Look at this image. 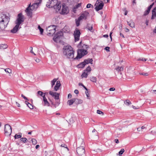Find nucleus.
I'll use <instances>...</instances> for the list:
<instances>
[{
  "mask_svg": "<svg viewBox=\"0 0 156 156\" xmlns=\"http://www.w3.org/2000/svg\"><path fill=\"white\" fill-rule=\"evenodd\" d=\"M151 133L153 135L156 134V131H152Z\"/></svg>",
  "mask_w": 156,
  "mask_h": 156,
  "instance_id": "obj_60",
  "label": "nucleus"
},
{
  "mask_svg": "<svg viewBox=\"0 0 156 156\" xmlns=\"http://www.w3.org/2000/svg\"><path fill=\"white\" fill-rule=\"evenodd\" d=\"M128 24L132 28H134L135 27V23H134L132 21H130L129 22H127Z\"/></svg>",
  "mask_w": 156,
  "mask_h": 156,
  "instance_id": "obj_18",
  "label": "nucleus"
},
{
  "mask_svg": "<svg viewBox=\"0 0 156 156\" xmlns=\"http://www.w3.org/2000/svg\"><path fill=\"white\" fill-rule=\"evenodd\" d=\"M88 75V73L87 72H86L84 71V72L82 74L81 76L82 78L84 77L85 78H87Z\"/></svg>",
  "mask_w": 156,
  "mask_h": 156,
  "instance_id": "obj_26",
  "label": "nucleus"
},
{
  "mask_svg": "<svg viewBox=\"0 0 156 156\" xmlns=\"http://www.w3.org/2000/svg\"><path fill=\"white\" fill-rule=\"evenodd\" d=\"M89 13L88 12L85 11L81 14L80 16L79 17V19L81 20L83 19L86 20L89 16Z\"/></svg>",
  "mask_w": 156,
  "mask_h": 156,
  "instance_id": "obj_12",
  "label": "nucleus"
},
{
  "mask_svg": "<svg viewBox=\"0 0 156 156\" xmlns=\"http://www.w3.org/2000/svg\"><path fill=\"white\" fill-rule=\"evenodd\" d=\"M89 61V62L92 64H93L92 62L93 61V60L92 58H89L88 59Z\"/></svg>",
  "mask_w": 156,
  "mask_h": 156,
  "instance_id": "obj_51",
  "label": "nucleus"
},
{
  "mask_svg": "<svg viewBox=\"0 0 156 156\" xmlns=\"http://www.w3.org/2000/svg\"><path fill=\"white\" fill-rule=\"evenodd\" d=\"M149 13V12H148V11H147V10H146L144 12V15L146 16Z\"/></svg>",
  "mask_w": 156,
  "mask_h": 156,
  "instance_id": "obj_54",
  "label": "nucleus"
},
{
  "mask_svg": "<svg viewBox=\"0 0 156 156\" xmlns=\"http://www.w3.org/2000/svg\"><path fill=\"white\" fill-rule=\"evenodd\" d=\"M68 8L65 3L62 4L61 13L62 14H67L68 12Z\"/></svg>",
  "mask_w": 156,
  "mask_h": 156,
  "instance_id": "obj_14",
  "label": "nucleus"
},
{
  "mask_svg": "<svg viewBox=\"0 0 156 156\" xmlns=\"http://www.w3.org/2000/svg\"><path fill=\"white\" fill-rule=\"evenodd\" d=\"M91 67H90V66H89L87 67V68L86 69H85L84 70V71L88 73V72H90V71H91Z\"/></svg>",
  "mask_w": 156,
  "mask_h": 156,
  "instance_id": "obj_30",
  "label": "nucleus"
},
{
  "mask_svg": "<svg viewBox=\"0 0 156 156\" xmlns=\"http://www.w3.org/2000/svg\"><path fill=\"white\" fill-rule=\"evenodd\" d=\"M124 150L123 148L121 149L120 151L119 152V155H122L123 153L124 152Z\"/></svg>",
  "mask_w": 156,
  "mask_h": 156,
  "instance_id": "obj_40",
  "label": "nucleus"
},
{
  "mask_svg": "<svg viewBox=\"0 0 156 156\" xmlns=\"http://www.w3.org/2000/svg\"><path fill=\"white\" fill-rule=\"evenodd\" d=\"M38 28L40 30L41 34H42L43 32V29L42 28H41L39 25L38 26Z\"/></svg>",
  "mask_w": 156,
  "mask_h": 156,
  "instance_id": "obj_37",
  "label": "nucleus"
},
{
  "mask_svg": "<svg viewBox=\"0 0 156 156\" xmlns=\"http://www.w3.org/2000/svg\"><path fill=\"white\" fill-rule=\"evenodd\" d=\"M47 31L48 34L53 35L56 32V27L55 25H51L47 28Z\"/></svg>",
  "mask_w": 156,
  "mask_h": 156,
  "instance_id": "obj_8",
  "label": "nucleus"
},
{
  "mask_svg": "<svg viewBox=\"0 0 156 156\" xmlns=\"http://www.w3.org/2000/svg\"><path fill=\"white\" fill-rule=\"evenodd\" d=\"M92 6V5L90 4H87L86 7L87 8H89L91 6Z\"/></svg>",
  "mask_w": 156,
  "mask_h": 156,
  "instance_id": "obj_52",
  "label": "nucleus"
},
{
  "mask_svg": "<svg viewBox=\"0 0 156 156\" xmlns=\"http://www.w3.org/2000/svg\"><path fill=\"white\" fill-rule=\"evenodd\" d=\"M115 90V88L114 87L111 88L109 89V90L111 91H113Z\"/></svg>",
  "mask_w": 156,
  "mask_h": 156,
  "instance_id": "obj_55",
  "label": "nucleus"
},
{
  "mask_svg": "<svg viewBox=\"0 0 156 156\" xmlns=\"http://www.w3.org/2000/svg\"><path fill=\"white\" fill-rule=\"evenodd\" d=\"M132 107L134 109H138L139 108V107H136L135 106H134L133 105H132Z\"/></svg>",
  "mask_w": 156,
  "mask_h": 156,
  "instance_id": "obj_58",
  "label": "nucleus"
},
{
  "mask_svg": "<svg viewBox=\"0 0 156 156\" xmlns=\"http://www.w3.org/2000/svg\"><path fill=\"white\" fill-rule=\"evenodd\" d=\"M90 80L91 81L93 82H96L97 79L96 77L92 76L90 77Z\"/></svg>",
  "mask_w": 156,
  "mask_h": 156,
  "instance_id": "obj_31",
  "label": "nucleus"
},
{
  "mask_svg": "<svg viewBox=\"0 0 156 156\" xmlns=\"http://www.w3.org/2000/svg\"><path fill=\"white\" fill-rule=\"evenodd\" d=\"M85 93L86 94V95H87V98L89 99V95L88 90L86 91L85 92Z\"/></svg>",
  "mask_w": 156,
  "mask_h": 156,
  "instance_id": "obj_48",
  "label": "nucleus"
},
{
  "mask_svg": "<svg viewBox=\"0 0 156 156\" xmlns=\"http://www.w3.org/2000/svg\"><path fill=\"white\" fill-rule=\"evenodd\" d=\"M43 101L44 103V105H47L48 106H49V103L48 102V101L46 98L45 97L44 95L43 98Z\"/></svg>",
  "mask_w": 156,
  "mask_h": 156,
  "instance_id": "obj_19",
  "label": "nucleus"
},
{
  "mask_svg": "<svg viewBox=\"0 0 156 156\" xmlns=\"http://www.w3.org/2000/svg\"><path fill=\"white\" fill-rule=\"evenodd\" d=\"M61 85L60 82L59 81H58L56 82V85L54 87V90L55 91H57L59 89V87Z\"/></svg>",
  "mask_w": 156,
  "mask_h": 156,
  "instance_id": "obj_16",
  "label": "nucleus"
},
{
  "mask_svg": "<svg viewBox=\"0 0 156 156\" xmlns=\"http://www.w3.org/2000/svg\"><path fill=\"white\" fill-rule=\"evenodd\" d=\"M25 103L30 109H33V106L31 104L29 103L27 101H26Z\"/></svg>",
  "mask_w": 156,
  "mask_h": 156,
  "instance_id": "obj_21",
  "label": "nucleus"
},
{
  "mask_svg": "<svg viewBox=\"0 0 156 156\" xmlns=\"http://www.w3.org/2000/svg\"><path fill=\"white\" fill-rule=\"evenodd\" d=\"M59 104L60 103L59 102L57 101L55 102V104L53 105H54L55 108H56V106H58Z\"/></svg>",
  "mask_w": 156,
  "mask_h": 156,
  "instance_id": "obj_46",
  "label": "nucleus"
},
{
  "mask_svg": "<svg viewBox=\"0 0 156 156\" xmlns=\"http://www.w3.org/2000/svg\"><path fill=\"white\" fill-rule=\"evenodd\" d=\"M81 5V3H78L77 5H76L74 7L76 9H78L79 7H80Z\"/></svg>",
  "mask_w": 156,
  "mask_h": 156,
  "instance_id": "obj_43",
  "label": "nucleus"
},
{
  "mask_svg": "<svg viewBox=\"0 0 156 156\" xmlns=\"http://www.w3.org/2000/svg\"><path fill=\"white\" fill-rule=\"evenodd\" d=\"M76 101V98H73L67 101V103L69 105H72Z\"/></svg>",
  "mask_w": 156,
  "mask_h": 156,
  "instance_id": "obj_17",
  "label": "nucleus"
},
{
  "mask_svg": "<svg viewBox=\"0 0 156 156\" xmlns=\"http://www.w3.org/2000/svg\"><path fill=\"white\" fill-rule=\"evenodd\" d=\"M82 44L81 42H80L78 44V47L79 48L82 47V48L78 50L77 55L76 58H74V59H80L83 56L87 54V49L89 48V46L84 44L82 46Z\"/></svg>",
  "mask_w": 156,
  "mask_h": 156,
  "instance_id": "obj_1",
  "label": "nucleus"
},
{
  "mask_svg": "<svg viewBox=\"0 0 156 156\" xmlns=\"http://www.w3.org/2000/svg\"><path fill=\"white\" fill-rule=\"evenodd\" d=\"M77 142L78 144H79L80 143L81 145L84 144L83 140L81 139H79V140L77 141Z\"/></svg>",
  "mask_w": 156,
  "mask_h": 156,
  "instance_id": "obj_35",
  "label": "nucleus"
},
{
  "mask_svg": "<svg viewBox=\"0 0 156 156\" xmlns=\"http://www.w3.org/2000/svg\"><path fill=\"white\" fill-rule=\"evenodd\" d=\"M63 49V54L67 58H73L74 51L72 47L70 46H64Z\"/></svg>",
  "mask_w": 156,
  "mask_h": 156,
  "instance_id": "obj_6",
  "label": "nucleus"
},
{
  "mask_svg": "<svg viewBox=\"0 0 156 156\" xmlns=\"http://www.w3.org/2000/svg\"><path fill=\"white\" fill-rule=\"evenodd\" d=\"M30 141L32 142V144L34 145H36L37 143V140L34 139H31Z\"/></svg>",
  "mask_w": 156,
  "mask_h": 156,
  "instance_id": "obj_29",
  "label": "nucleus"
},
{
  "mask_svg": "<svg viewBox=\"0 0 156 156\" xmlns=\"http://www.w3.org/2000/svg\"><path fill=\"white\" fill-rule=\"evenodd\" d=\"M61 147L66 148L68 151H69V150L68 148L67 147V146L65 144H62V145H61Z\"/></svg>",
  "mask_w": 156,
  "mask_h": 156,
  "instance_id": "obj_45",
  "label": "nucleus"
},
{
  "mask_svg": "<svg viewBox=\"0 0 156 156\" xmlns=\"http://www.w3.org/2000/svg\"><path fill=\"white\" fill-rule=\"evenodd\" d=\"M8 47V46L5 44H0V48L1 49H4Z\"/></svg>",
  "mask_w": 156,
  "mask_h": 156,
  "instance_id": "obj_24",
  "label": "nucleus"
},
{
  "mask_svg": "<svg viewBox=\"0 0 156 156\" xmlns=\"http://www.w3.org/2000/svg\"><path fill=\"white\" fill-rule=\"evenodd\" d=\"M147 59L145 58H143L141 59H140V60H141L142 61H145L147 60Z\"/></svg>",
  "mask_w": 156,
  "mask_h": 156,
  "instance_id": "obj_61",
  "label": "nucleus"
},
{
  "mask_svg": "<svg viewBox=\"0 0 156 156\" xmlns=\"http://www.w3.org/2000/svg\"><path fill=\"white\" fill-rule=\"evenodd\" d=\"M36 2L33 4L31 5V3L29 4L28 6L27 7L25 10V12L27 15L31 17L32 15V11L33 10H36L38 7L41 3V0H37Z\"/></svg>",
  "mask_w": 156,
  "mask_h": 156,
  "instance_id": "obj_4",
  "label": "nucleus"
},
{
  "mask_svg": "<svg viewBox=\"0 0 156 156\" xmlns=\"http://www.w3.org/2000/svg\"><path fill=\"white\" fill-rule=\"evenodd\" d=\"M24 20V16L22 13H20L18 15L17 18L15 21L16 26L11 30V32L12 33H16L18 30L21 28L20 25L22 24Z\"/></svg>",
  "mask_w": 156,
  "mask_h": 156,
  "instance_id": "obj_2",
  "label": "nucleus"
},
{
  "mask_svg": "<svg viewBox=\"0 0 156 156\" xmlns=\"http://www.w3.org/2000/svg\"><path fill=\"white\" fill-rule=\"evenodd\" d=\"M72 97V95L70 94H68V98H71Z\"/></svg>",
  "mask_w": 156,
  "mask_h": 156,
  "instance_id": "obj_62",
  "label": "nucleus"
},
{
  "mask_svg": "<svg viewBox=\"0 0 156 156\" xmlns=\"http://www.w3.org/2000/svg\"><path fill=\"white\" fill-rule=\"evenodd\" d=\"M114 141H115V143H116V144H118L119 143V140L118 139H115L114 140Z\"/></svg>",
  "mask_w": 156,
  "mask_h": 156,
  "instance_id": "obj_56",
  "label": "nucleus"
},
{
  "mask_svg": "<svg viewBox=\"0 0 156 156\" xmlns=\"http://www.w3.org/2000/svg\"><path fill=\"white\" fill-rule=\"evenodd\" d=\"M137 130L138 131L140 132V133H144V131H143L142 130L140 127L137 128Z\"/></svg>",
  "mask_w": 156,
  "mask_h": 156,
  "instance_id": "obj_41",
  "label": "nucleus"
},
{
  "mask_svg": "<svg viewBox=\"0 0 156 156\" xmlns=\"http://www.w3.org/2000/svg\"><path fill=\"white\" fill-rule=\"evenodd\" d=\"M81 20H82L80 19H80H79V17L77 19H76V26L77 27L79 25L80 21Z\"/></svg>",
  "mask_w": 156,
  "mask_h": 156,
  "instance_id": "obj_32",
  "label": "nucleus"
},
{
  "mask_svg": "<svg viewBox=\"0 0 156 156\" xmlns=\"http://www.w3.org/2000/svg\"><path fill=\"white\" fill-rule=\"evenodd\" d=\"M87 28L91 32H93V31H92V30H93L92 25H90L89 24H87Z\"/></svg>",
  "mask_w": 156,
  "mask_h": 156,
  "instance_id": "obj_23",
  "label": "nucleus"
},
{
  "mask_svg": "<svg viewBox=\"0 0 156 156\" xmlns=\"http://www.w3.org/2000/svg\"><path fill=\"white\" fill-rule=\"evenodd\" d=\"M5 72L9 73H11V70L9 68H6L5 69Z\"/></svg>",
  "mask_w": 156,
  "mask_h": 156,
  "instance_id": "obj_39",
  "label": "nucleus"
},
{
  "mask_svg": "<svg viewBox=\"0 0 156 156\" xmlns=\"http://www.w3.org/2000/svg\"><path fill=\"white\" fill-rule=\"evenodd\" d=\"M21 96L24 99H25V100H27V101H28V99L26 97H25L23 94H21Z\"/></svg>",
  "mask_w": 156,
  "mask_h": 156,
  "instance_id": "obj_53",
  "label": "nucleus"
},
{
  "mask_svg": "<svg viewBox=\"0 0 156 156\" xmlns=\"http://www.w3.org/2000/svg\"><path fill=\"white\" fill-rule=\"evenodd\" d=\"M80 33V30L76 29L74 33V36L75 38V41H76L79 40Z\"/></svg>",
  "mask_w": 156,
  "mask_h": 156,
  "instance_id": "obj_11",
  "label": "nucleus"
},
{
  "mask_svg": "<svg viewBox=\"0 0 156 156\" xmlns=\"http://www.w3.org/2000/svg\"><path fill=\"white\" fill-rule=\"evenodd\" d=\"M155 17H156V12H152V16L151 18V19L152 20L154 19Z\"/></svg>",
  "mask_w": 156,
  "mask_h": 156,
  "instance_id": "obj_36",
  "label": "nucleus"
},
{
  "mask_svg": "<svg viewBox=\"0 0 156 156\" xmlns=\"http://www.w3.org/2000/svg\"><path fill=\"white\" fill-rule=\"evenodd\" d=\"M63 35V33L62 31L58 32L53 38V40L55 42H58L60 41V37Z\"/></svg>",
  "mask_w": 156,
  "mask_h": 156,
  "instance_id": "obj_9",
  "label": "nucleus"
},
{
  "mask_svg": "<svg viewBox=\"0 0 156 156\" xmlns=\"http://www.w3.org/2000/svg\"><path fill=\"white\" fill-rule=\"evenodd\" d=\"M85 65V63L83 62H81V63L79 64L78 65V67L79 68H83Z\"/></svg>",
  "mask_w": 156,
  "mask_h": 156,
  "instance_id": "obj_27",
  "label": "nucleus"
},
{
  "mask_svg": "<svg viewBox=\"0 0 156 156\" xmlns=\"http://www.w3.org/2000/svg\"><path fill=\"white\" fill-rule=\"evenodd\" d=\"M141 129L143 131H144V133L146 131V128L144 126H142L141 127H140Z\"/></svg>",
  "mask_w": 156,
  "mask_h": 156,
  "instance_id": "obj_42",
  "label": "nucleus"
},
{
  "mask_svg": "<svg viewBox=\"0 0 156 156\" xmlns=\"http://www.w3.org/2000/svg\"><path fill=\"white\" fill-rule=\"evenodd\" d=\"M140 75H142L145 76H147L148 75V74L147 73H140Z\"/></svg>",
  "mask_w": 156,
  "mask_h": 156,
  "instance_id": "obj_49",
  "label": "nucleus"
},
{
  "mask_svg": "<svg viewBox=\"0 0 156 156\" xmlns=\"http://www.w3.org/2000/svg\"><path fill=\"white\" fill-rule=\"evenodd\" d=\"M4 131L5 135L7 136L10 135L12 132L11 126L8 124L5 125L4 127Z\"/></svg>",
  "mask_w": 156,
  "mask_h": 156,
  "instance_id": "obj_7",
  "label": "nucleus"
},
{
  "mask_svg": "<svg viewBox=\"0 0 156 156\" xmlns=\"http://www.w3.org/2000/svg\"><path fill=\"white\" fill-rule=\"evenodd\" d=\"M125 104L127 105H129L131 104V102L128 100H127L124 102Z\"/></svg>",
  "mask_w": 156,
  "mask_h": 156,
  "instance_id": "obj_34",
  "label": "nucleus"
},
{
  "mask_svg": "<svg viewBox=\"0 0 156 156\" xmlns=\"http://www.w3.org/2000/svg\"><path fill=\"white\" fill-rule=\"evenodd\" d=\"M104 5V4L102 1H100L98 4H97L96 5H94L96 6L95 9L97 11H98L102 9Z\"/></svg>",
  "mask_w": 156,
  "mask_h": 156,
  "instance_id": "obj_13",
  "label": "nucleus"
},
{
  "mask_svg": "<svg viewBox=\"0 0 156 156\" xmlns=\"http://www.w3.org/2000/svg\"><path fill=\"white\" fill-rule=\"evenodd\" d=\"M16 105L18 107H20V104L19 103H18L17 102H16Z\"/></svg>",
  "mask_w": 156,
  "mask_h": 156,
  "instance_id": "obj_63",
  "label": "nucleus"
},
{
  "mask_svg": "<svg viewBox=\"0 0 156 156\" xmlns=\"http://www.w3.org/2000/svg\"><path fill=\"white\" fill-rule=\"evenodd\" d=\"M83 62H84V63H85V65H86L87 64H88L90 63L89 62V61L88 59H85L84 60Z\"/></svg>",
  "mask_w": 156,
  "mask_h": 156,
  "instance_id": "obj_44",
  "label": "nucleus"
},
{
  "mask_svg": "<svg viewBox=\"0 0 156 156\" xmlns=\"http://www.w3.org/2000/svg\"><path fill=\"white\" fill-rule=\"evenodd\" d=\"M37 96H38V95H40L42 96L43 98L44 96V95L45 96V93H44L42 91H39L37 93Z\"/></svg>",
  "mask_w": 156,
  "mask_h": 156,
  "instance_id": "obj_25",
  "label": "nucleus"
},
{
  "mask_svg": "<svg viewBox=\"0 0 156 156\" xmlns=\"http://www.w3.org/2000/svg\"><path fill=\"white\" fill-rule=\"evenodd\" d=\"M22 136V133H19L18 134H16L14 136L15 139H18L21 138Z\"/></svg>",
  "mask_w": 156,
  "mask_h": 156,
  "instance_id": "obj_20",
  "label": "nucleus"
},
{
  "mask_svg": "<svg viewBox=\"0 0 156 156\" xmlns=\"http://www.w3.org/2000/svg\"><path fill=\"white\" fill-rule=\"evenodd\" d=\"M76 103L77 104H80L82 103L83 101L81 99H78L76 98V101H75Z\"/></svg>",
  "mask_w": 156,
  "mask_h": 156,
  "instance_id": "obj_33",
  "label": "nucleus"
},
{
  "mask_svg": "<svg viewBox=\"0 0 156 156\" xmlns=\"http://www.w3.org/2000/svg\"><path fill=\"white\" fill-rule=\"evenodd\" d=\"M76 9L74 7H73V12L74 13H75L76 12Z\"/></svg>",
  "mask_w": 156,
  "mask_h": 156,
  "instance_id": "obj_59",
  "label": "nucleus"
},
{
  "mask_svg": "<svg viewBox=\"0 0 156 156\" xmlns=\"http://www.w3.org/2000/svg\"><path fill=\"white\" fill-rule=\"evenodd\" d=\"M97 113L98 114H102V115H103V112L101 111L100 110H97Z\"/></svg>",
  "mask_w": 156,
  "mask_h": 156,
  "instance_id": "obj_47",
  "label": "nucleus"
},
{
  "mask_svg": "<svg viewBox=\"0 0 156 156\" xmlns=\"http://www.w3.org/2000/svg\"><path fill=\"white\" fill-rule=\"evenodd\" d=\"M9 17L6 15L0 14V28L3 30L6 28L10 20Z\"/></svg>",
  "mask_w": 156,
  "mask_h": 156,
  "instance_id": "obj_3",
  "label": "nucleus"
},
{
  "mask_svg": "<svg viewBox=\"0 0 156 156\" xmlns=\"http://www.w3.org/2000/svg\"><path fill=\"white\" fill-rule=\"evenodd\" d=\"M40 59L38 58H37L36 60H35V61L37 62H40Z\"/></svg>",
  "mask_w": 156,
  "mask_h": 156,
  "instance_id": "obj_64",
  "label": "nucleus"
},
{
  "mask_svg": "<svg viewBox=\"0 0 156 156\" xmlns=\"http://www.w3.org/2000/svg\"><path fill=\"white\" fill-rule=\"evenodd\" d=\"M74 93H75V94H78V93H79L78 90L77 89H76L74 91Z\"/></svg>",
  "mask_w": 156,
  "mask_h": 156,
  "instance_id": "obj_57",
  "label": "nucleus"
},
{
  "mask_svg": "<svg viewBox=\"0 0 156 156\" xmlns=\"http://www.w3.org/2000/svg\"><path fill=\"white\" fill-rule=\"evenodd\" d=\"M123 68L122 67L118 66L115 69L119 73L121 72L123 70Z\"/></svg>",
  "mask_w": 156,
  "mask_h": 156,
  "instance_id": "obj_22",
  "label": "nucleus"
},
{
  "mask_svg": "<svg viewBox=\"0 0 156 156\" xmlns=\"http://www.w3.org/2000/svg\"><path fill=\"white\" fill-rule=\"evenodd\" d=\"M21 142L25 143L27 142L28 141L27 139L26 138H21L20 139Z\"/></svg>",
  "mask_w": 156,
  "mask_h": 156,
  "instance_id": "obj_28",
  "label": "nucleus"
},
{
  "mask_svg": "<svg viewBox=\"0 0 156 156\" xmlns=\"http://www.w3.org/2000/svg\"><path fill=\"white\" fill-rule=\"evenodd\" d=\"M57 80L56 79H54L51 81V87H52L55 84V82H56Z\"/></svg>",
  "mask_w": 156,
  "mask_h": 156,
  "instance_id": "obj_38",
  "label": "nucleus"
},
{
  "mask_svg": "<svg viewBox=\"0 0 156 156\" xmlns=\"http://www.w3.org/2000/svg\"><path fill=\"white\" fill-rule=\"evenodd\" d=\"M110 48L108 47H106L105 48V50L107 51H109Z\"/></svg>",
  "mask_w": 156,
  "mask_h": 156,
  "instance_id": "obj_50",
  "label": "nucleus"
},
{
  "mask_svg": "<svg viewBox=\"0 0 156 156\" xmlns=\"http://www.w3.org/2000/svg\"><path fill=\"white\" fill-rule=\"evenodd\" d=\"M49 94L52 97H54L55 100H58L59 99L60 94L56 92H54L51 91L49 92Z\"/></svg>",
  "mask_w": 156,
  "mask_h": 156,
  "instance_id": "obj_15",
  "label": "nucleus"
},
{
  "mask_svg": "<svg viewBox=\"0 0 156 156\" xmlns=\"http://www.w3.org/2000/svg\"><path fill=\"white\" fill-rule=\"evenodd\" d=\"M46 4V6L48 8H53L57 11L61 9V4L58 2V0H48Z\"/></svg>",
  "mask_w": 156,
  "mask_h": 156,
  "instance_id": "obj_5",
  "label": "nucleus"
},
{
  "mask_svg": "<svg viewBox=\"0 0 156 156\" xmlns=\"http://www.w3.org/2000/svg\"><path fill=\"white\" fill-rule=\"evenodd\" d=\"M76 152L79 156L84 154L85 152L84 148L83 146L77 147L76 149Z\"/></svg>",
  "mask_w": 156,
  "mask_h": 156,
  "instance_id": "obj_10",
  "label": "nucleus"
}]
</instances>
